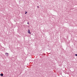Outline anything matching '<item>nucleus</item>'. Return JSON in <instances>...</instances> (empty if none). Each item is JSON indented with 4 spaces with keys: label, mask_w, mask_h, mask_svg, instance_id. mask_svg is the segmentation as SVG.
<instances>
[{
    "label": "nucleus",
    "mask_w": 77,
    "mask_h": 77,
    "mask_svg": "<svg viewBox=\"0 0 77 77\" xmlns=\"http://www.w3.org/2000/svg\"><path fill=\"white\" fill-rule=\"evenodd\" d=\"M27 13V12H26V13H25V14H26Z\"/></svg>",
    "instance_id": "nucleus-4"
},
{
    "label": "nucleus",
    "mask_w": 77,
    "mask_h": 77,
    "mask_svg": "<svg viewBox=\"0 0 77 77\" xmlns=\"http://www.w3.org/2000/svg\"><path fill=\"white\" fill-rule=\"evenodd\" d=\"M5 55L7 57H8V56H9V53H5Z\"/></svg>",
    "instance_id": "nucleus-2"
},
{
    "label": "nucleus",
    "mask_w": 77,
    "mask_h": 77,
    "mask_svg": "<svg viewBox=\"0 0 77 77\" xmlns=\"http://www.w3.org/2000/svg\"><path fill=\"white\" fill-rule=\"evenodd\" d=\"M1 76H3V73H1Z\"/></svg>",
    "instance_id": "nucleus-3"
},
{
    "label": "nucleus",
    "mask_w": 77,
    "mask_h": 77,
    "mask_svg": "<svg viewBox=\"0 0 77 77\" xmlns=\"http://www.w3.org/2000/svg\"><path fill=\"white\" fill-rule=\"evenodd\" d=\"M27 24H29V22H28L27 23Z\"/></svg>",
    "instance_id": "nucleus-5"
},
{
    "label": "nucleus",
    "mask_w": 77,
    "mask_h": 77,
    "mask_svg": "<svg viewBox=\"0 0 77 77\" xmlns=\"http://www.w3.org/2000/svg\"><path fill=\"white\" fill-rule=\"evenodd\" d=\"M75 56H77V54H75Z\"/></svg>",
    "instance_id": "nucleus-6"
},
{
    "label": "nucleus",
    "mask_w": 77,
    "mask_h": 77,
    "mask_svg": "<svg viewBox=\"0 0 77 77\" xmlns=\"http://www.w3.org/2000/svg\"><path fill=\"white\" fill-rule=\"evenodd\" d=\"M37 8H39V6H38Z\"/></svg>",
    "instance_id": "nucleus-7"
},
{
    "label": "nucleus",
    "mask_w": 77,
    "mask_h": 77,
    "mask_svg": "<svg viewBox=\"0 0 77 77\" xmlns=\"http://www.w3.org/2000/svg\"><path fill=\"white\" fill-rule=\"evenodd\" d=\"M28 33L29 34H31V33H30V29H29L28 31Z\"/></svg>",
    "instance_id": "nucleus-1"
}]
</instances>
